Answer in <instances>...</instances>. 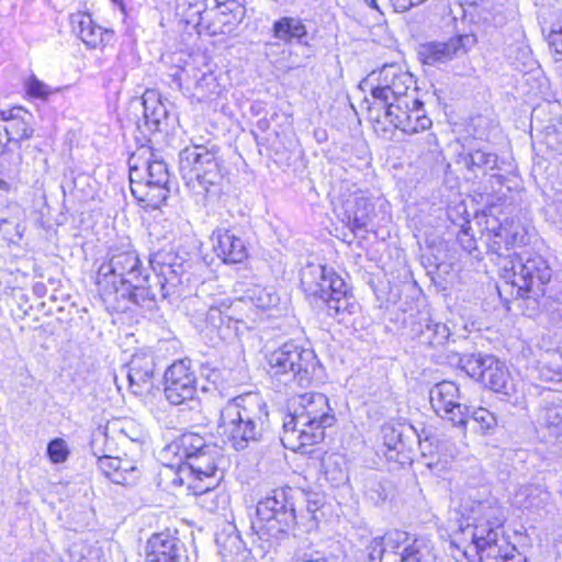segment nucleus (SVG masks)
Instances as JSON below:
<instances>
[{"label": "nucleus", "mask_w": 562, "mask_h": 562, "mask_svg": "<svg viewBox=\"0 0 562 562\" xmlns=\"http://www.w3.org/2000/svg\"><path fill=\"white\" fill-rule=\"evenodd\" d=\"M456 538L460 546H473L475 548V539L479 537L474 532L472 520L465 521L461 518Z\"/></svg>", "instance_id": "51"}, {"label": "nucleus", "mask_w": 562, "mask_h": 562, "mask_svg": "<svg viewBox=\"0 0 562 562\" xmlns=\"http://www.w3.org/2000/svg\"><path fill=\"white\" fill-rule=\"evenodd\" d=\"M384 111V117L395 128L398 130H412L409 125L408 111L413 105H423V102L417 97L401 98L396 100H390L387 103H382Z\"/></svg>", "instance_id": "29"}, {"label": "nucleus", "mask_w": 562, "mask_h": 562, "mask_svg": "<svg viewBox=\"0 0 562 562\" xmlns=\"http://www.w3.org/2000/svg\"><path fill=\"white\" fill-rule=\"evenodd\" d=\"M469 225L468 227L463 226L461 229V235L458 236V239L465 250L471 251L475 248V240L472 236H469Z\"/></svg>", "instance_id": "57"}, {"label": "nucleus", "mask_w": 562, "mask_h": 562, "mask_svg": "<svg viewBox=\"0 0 562 562\" xmlns=\"http://www.w3.org/2000/svg\"><path fill=\"white\" fill-rule=\"evenodd\" d=\"M460 515L465 521L487 522L492 526H503L506 520L505 508L491 494H469L462 498Z\"/></svg>", "instance_id": "15"}, {"label": "nucleus", "mask_w": 562, "mask_h": 562, "mask_svg": "<svg viewBox=\"0 0 562 562\" xmlns=\"http://www.w3.org/2000/svg\"><path fill=\"white\" fill-rule=\"evenodd\" d=\"M469 418H472L480 425L481 431L483 434L493 431L497 426V417L494 415V413L484 407H470L468 419Z\"/></svg>", "instance_id": "45"}, {"label": "nucleus", "mask_w": 562, "mask_h": 562, "mask_svg": "<svg viewBox=\"0 0 562 562\" xmlns=\"http://www.w3.org/2000/svg\"><path fill=\"white\" fill-rule=\"evenodd\" d=\"M25 89L27 94L32 98L37 99H46L49 94L53 93V90L45 82L37 79L34 75H32L25 82Z\"/></svg>", "instance_id": "52"}, {"label": "nucleus", "mask_w": 562, "mask_h": 562, "mask_svg": "<svg viewBox=\"0 0 562 562\" xmlns=\"http://www.w3.org/2000/svg\"><path fill=\"white\" fill-rule=\"evenodd\" d=\"M21 162H22V155L19 153V154H16L14 161H13L14 168L10 169L9 172H12L13 175H18Z\"/></svg>", "instance_id": "60"}, {"label": "nucleus", "mask_w": 562, "mask_h": 562, "mask_svg": "<svg viewBox=\"0 0 562 562\" xmlns=\"http://www.w3.org/2000/svg\"><path fill=\"white\" fill-rule=\"evenodd\" d=\"M465 16H469L473 24L485 32L490 29L501 27L506 22L503 11L494 7H474L472 11H465Z\"/></svg>", "instance_id": "37"}, {"label": "nucleus", "mask_w": 562, "mask_h": 562, "mask_svg": "<svg viewBox=\"0 0 562 562\" xmlns=\"http://www.w3.org/2000/svg\"><path fill=\"white\" fill-rule=\"evenodd\" d=\"M183 544L168 533L160 532L150 537L146 547L147 562H182Z\"/></svg>", "instance_id": "21"}, {"label": "nucleus", "mask_w": 562, "mask_h": 562, "mask_svg": "<svg viewBox=\"0 0 562 562\" xmlns=\"http://www.w3.org/2000/svg\"><path fill=\"white\" fill-rule=\"evenodd\" d=\"M340 457L330 454L323 459L324 473L328 481L339 484L347 479L344 467L340 463Z\"/></svg>", "instance_id": "46"}, {"label": "nucleus", "mask_w": 562, "mask_h": 562, "mask_svg": "<svg viewBox=\"0 0 562 562\" xmlns=\"http://www.w3.org/2000/svg\"><path fill=\"white\" fill-rule=\"evenodd\" d=\"M240 301H249L258 308H268L276 304L278 299L271 292H268L260 285H252L248 288Z\"/></svg>", "instance_id": "43"}, {"label": "nucleus", "mask_w": 562, "mask_h": 562, "mask_svg": "<svg viewBox=\"0 0 562 562\" xmlns=\"http://www.w3.org/2000/svg\"><path fill=\"white\" fill-rule=\"evenodd\" d=\"M505 226L507 232L504 240L506 251H508L510 247L525 244L526 235L524 233V229L519 225L505 224Z\"/></svg>", "instance_id": "53"}, {"label": "nucleus", "mask_w": 562, "mask_h": 562, "mask_svg": "<svg viewBox=\"0 0 562 562\" xmlns=\"http://www.w3.org/2000/svg\"><path fill=\"white\" fill-rule=\"evenodd\" d=\"M220 454V449L210 443L195 457H191L188 463L180 465V481L183 482L187 479L189 483L211 482V484H216L218 482L216 473Z\"/></svg>", "instance_id": "17"}, {"label": "nucleus", "mask_w": 562, "mask_h": 562, "mask_svg": "<svg viewBox=\"0 0 562 562\" xmlns=\"http://www.w3.org/2000/svg\"><path fill=\"white\" fill-rule=\"evenodd\" d=\"M9 144H12L11 139H9L8 133L4 132V125L0 121V153H4V149Z\"/></svg>", "instance_id": "58"}, {"label": "nucleus", "mask_w": 562, "mask_h": 562, "mask_svg": "<svg viewBox=\"0 0 562 562\" xmlns=\"http://www.w3.org/2000/svg\"><path fill=\"white\" fill-rule=\"evenodd\" d=\"M296 408L283 422V446L293 451L307 452L306 447L321 442L325 429L336 422L333 408L323 393H305L296 398Z\"/></svg>", "instance_id": "1"}, {"label": "nucleus", "mask_w": 562, "mask_h": 562, "mask_svg": "<svg viewBox=\"0 0 562 562\" xmlns=\"http://www.w3.org/2000/svg\"><path fill=\"white\" fill-rule=\"evenodd\" d=\"M207 8L209 0H178L177 4V9L188 23H199Z\"/></svg>", "instance_id": "42"}, {"label": "nucleus", "mask_w": 562, "mask_h": 562, "mask_svg": "<svg viewBox=\"0 0 562 562\" xmlns=\"http://www.w3.org/2000/svg\"><path fill=\"white\" fill-rule=\"evenodd\" d=\"M236 307H225L222 310L217 306H210L205 313V322L211 327L215 328L218 336L225 338L229 335L231 329L238 331V325L243 323L241 319L237 318L233 313Z\"/></svg>", "instance_id": "31"}, {"label": "nucleus", "mask_w": 562, "mask_h": 562, "mask_svg": "<svg viewBox=\"0 0 562 562\" xmlns=\"http://www.w3.org/2000/svg\"><path fill=\"white\" fill-rule=\"evenodd\" d=\"M274 37L283 42L301 41L306 35L305 25L299 19L282 18L273 24Z\"/></svg>", "instance_id": "39"}, {"label": "nucleus", "mask_w": 562, "mask_h": 562, "mask_svg": "<svg viewBox=\"0 0 562 562\" xmlns=\"http://www.w3.org/2000/svg\"><path fill=\"white\" fill-rule=\"evenodd\" d=\"M430 404L434 411L443 418L449 419L454 426L462 428L465 436V426L470 406L459 403V386L451 381H442L430 389Z\"/></svg>", "instance_id": "11"}, {"label": "nucleus", "mask_w": 562, "mask_h": 562, "mask_svg": "<svg viewBox=\"0 0 562 562\" xmlns=\"http://www.w3.org/2000/svg\"><path fill=\"white\" fill-rule=\"evenodd\" d=\"M149 263L156 272L160 299L173 294L184 272L183 259L171 249H160L150 256Z\"/></svg>", "instance_id": "14"}, {"label": "nucleus", "mask_w": 562, "mask_h": 562, "mask_svg": "<svg viewBox=\"0 0 562 562\" xmlns=\"http://www.w3.org/2000/svg\"><path fill=\"white\" fill-rule=\"evenodd\" d=\"M198 392L196 376L190 360L175 361L165 372V397L172 405L192 402Z\"/></svg>", "instance_id": "12"}, {"label": "nucleus", "mask_w": 562, "mask_h": 562, "mask_svg": "<svg viewBox=\"0 0 562 562\" xmlns=\"http://www.w3.org/2000/svg\"><path fill=\"white\" fill-rule=\"evenodd\" d=\"M538 422L555 436L562 432V405L554 401L548 402L540 411Z\"/></svg>", "instance_id": "40"}, {"label": "nucleus", "mask_w": 562, "mask_h": 562, "mask_svg": "<svg viewBox=\"0 0 562 562\" xmlns=\"http://www.w3.org/2000/svg\"><path fill=\"white\" fill-rule=\"evenodd\" d=\"M477 44L474 33L458 34L447 42H429L422 44L418 56L423 64L435 66L462 57Z\"/></svg>", "instance_id": "13"}, {"label": "nucleus", "mask_w": 562, "mask_h": 562, "mask_svg": "<svg viewBox=\"0 0 562 562\" xmlns=\"http://www.w3.org/2000/svg\"><path fill=\"white\" fill-rule=\"evenodd\" d=\"M112 1H113V3L119 5L122 10H124V2H123V0H112Z\"/></svg>", "instance_id": "64"}, {"label": "nucleus", "mask_w": 562, "mask_h": 562, "mask_svg": "<svg viewBox=\"0 0 562 562\" xmlns=\"http://www.w3.org/2000/svg\"><path fill=\"white\" fill-rule=\"evenodd\" d=\"M295 521V513L292 504L286 499L285 491H273L257 504V521L255 527L259 532L278 538L285 533Z\"/></svg>", "instance_id": "8"}, {"label": "nucleus", "mask_w": 562, "mask_h": 562, "mask_svg": "<svg viewBox=\"0 0 562 562\" xmlns=\"http://www.w3.org/2000/svg\"><path fill=\"white\" fill-rule=\"evenodd\" d=\"M301 282L304 290L311 295L327 301L331 294L341 293L346 285L344 279L333 268L322 265L308 266L302 271Z\"/></svg>", "instance_id": "16"}, {"label": "nucleus", "mask_w": 562, "mask_h": 562, "mask_svg": "<svg viewBox=\"0 0 562 562\" xmlns=\"http://www.w3.org/2000/svg\"><path fill=\"white\" fill-rule=\"evenodd\" d=\"M213 235L216 239L214 251L225 263H239L247 258L245 243L235 233L218 228Z\"/></svg>", "instance_id": "23"}, {"label": "nucleus", "mask_w": 562, "mask_h": 562, "mask_svg": "<svg viewBox=\"0 0 562 562\" xmlns=\"http://www.w3.org/2000/svg\"><path fill=\"white\" fill-rule=\"evenodd\" d=\"M368 562H434V558L424 539L411 540L406 532L393 530L371 540Z\"/></svg>", "instance_id": "6"}, {"label": "nucleus", "mask_w": 562, "mask_h": 562, "mask_svg": "<svg viewBox=\"0 0 562 562\" xmlns=\"http://www.w3.org/2000/svg\"><path fill=\"white\" fill-rule=\"evenodd\" d=\"M147 276H140V280L127 283L117 289V293L112 294V299L116 302L120 300H130L138 305L150 304L160 297L159 285L148 284Z\"/></svg>", "instance_id": "25"}, {"label": "nucleus", "mask_w": 562, "mask_h": 562, "mask_svg": "<svg viewBox=\"0 0 562 562\" xmlns=\"http://www.w3.org/2000/svg\"><path fill=\"white\" fill-rule=\"evenodd\" d=\"M506 226L505 224H501L497 228H492L487 234V245L492 252L497 254L499 257L508 258L509 256H506L504 254L505 246L504 240L506 236Z\"/></svg>", "instance_id": "48"}, {"label": "nucleus", "mask_w": 562, "mask_h": 562, "mask_svg": "<svg viewBox=\"0 0 562 562\" xmlns=\"http://www.w3.org/2000/svg\"><path fill=\"white\" fill-rule=\"evenodd\" d=\"M546 313L554 324L562 323V291L544 292L543 299H539V313Z\"/></svg>", "instance_id": "41"}, {"label": "nucleus", "mask_w": 562, "mask_h": 562, "mask_svg": "<svg viewBox=\"0 0 562 562\" xmlns=\"http://www.w3.org/2000/svg\"><path fill=\"white\" fill-rule=\"evenodd\" d=\"M462 369L494 392L510 395L514 390L506 366L492 355H471L462 359Z\"/></svg>", "instance_id": "9"}, {"label": "nucleus", "mask_w": 562, "mask_h": 562, "mask_svg": "<svg viewBox=\"0 0 562 562\" xmlns=\"http://www.w3.org/2000/svg\"><path fill=\"white\" fill-rule=\"evenodd\" d=\"M268 374L279 384L307 386L323 379V368L315 352L294 341H286L266 355Z\"/></svg>", "instance_id": "4"}, {"label": "nucleus", "mask_w": 562, "mask_h": 562, "mask_svg": "<svg viewBox=\"0 0 562 562\" xmlns=\"http://www.w3.org/2000/svg\"><path fill=\"white\" fill-rule=\"evenodd\" d=\"M184 70H177L175 74L170 75L171 82L175 83L179 89H182V74Z\"/></svg>", "instance_id": "59"}, {"label": "nucleus", "mask_w": 562, "mask_h": 562, "mask_svg": "<svg viewBox=\"0 0 562 562\" xmlns=\"http://www.w3.org/2000/svg\"><path fill=\"white\" fill-rule=\"evenodd\" d=\"M214 3V7H221L226 4H235L236 0H212Z\"/></svg>", "instance_id": "63"}, {"label": "nucleus", "mask_w": 562, "mask_h": 562, "mask_svg": "<svg viewBox=\"0 0 562 562\" xmlns=\"http://www.w3.org/2000/svg\"><path fill=\"white\" fill-rule=\"evenodd\" d=\"M179 170L189 187L203 190L221 184L224 173L222 162L213 149L204 146L186 147L179 154Z\"/></svg>", "instance_id": "7"}, {"label": "nucleus", "mask_w": 562, "mask_h": 562, "mask_svg": "<svg viewBox=\"0 0 562 562\" xmlns=\"http://www.w3.org/2000/svg\"><path fill=\"white\" fill-rule=\"evenodd\" d=\"M474 532L479 537L475 539V551L480 554V559H488L499 553L498 547L503 537H499L503 526H492L487 522L472 521Z\"/></svg>", "instance_id": "26"}, {"label": "nucleus", "mask_w": 562, "mask_h": 562, "mask_svg": "<svg viewBox=\"0 0 562 562\" xmlns=\"http://www.w3.org/2000/svg\"><path fill=\"white\" fill-rule=\"evenodd\" d=\"M135 158L132 156L130 159L131 192L144 207L156 210L166 202L170 192L169 183L156 184L153 180H144L138 167L132 164Z\"/></svg>", "instance_id": "18"}, {"label": "nucleus", "mask_w": 562, "mask_h": 562, "mask_svg": "<svg viewBox=\"0 0 562 562\" xmlns=\"http://www.w3.org/2000/svg\"><path fill=\"white\" fill-rule=\"evenodd\" d=\"M210 443L198 434H183L165 448L167 454H173L178 459L179 467L188 463L191 457H195Z\"/></svg>", "instance_id": "28"}, {"label": "nucleus", "mask_w": 562, "mask_h": 562, "mask_svg": "<svg viewBox=\"0 0 562 562\" xmlns=\"http://www.w3.org/2000/svg\"><path fill=\"white\" fill-rule=\"evenodd\" d=\"M374 211L373 204L363 196L356 198L353 206L347 209L348 226L353 232L368 231Z\"/></svg>", "instance_id": "35"}, {"label": "nucleus", "mask_w": 562, "mask_h": 562, "mask_svg": "<svg viewBox=\"0 0 562 562\" xmlns=\"http://www.w3.org/2000/svg\"><path fill=\"white\" fill-rule=\"evenodd\" d=\"M187 89L191 97L198 102L213 100L221 94L222 88L216 76L212 71L203 72L200 77L194 76V80H187Z\"/></svg>", "instance_id": "33"}, {"label": "nucleus", "mask_w": 562, "mask_h": 562, "mask_svg": "<svg viewBox=\"0 0 562 562\" xmlns=\"http://www.w3.org/2000/svg\"><path fill=\"white\" fill-rule=\"evenodd\" d=\"M47 454L53 463L65 462L69 456L66 441L61 438L53 439L47 446Z\"/></svg>", "instance_id": "50"}, {"label": "nucleus", "mask_w": 562, "mask_h": 562, "mask_svg": "<svg viewBox=\"0 0 562 562\" xmlns=\"http://www.w3.org/2000/svg\"><path fill=\"white\" fill-rule=\"evenodd\" d=\"M154 154L150 153V158L146 160V177L144 180H153L156 184L169 183V171L164 160L154 159Z\"/></svg>", "instance_id": "44"}, {"label": "nucleus", "mask_w": 562, "mask_h": 562, "mask_svg": "<svg viewBox=\"0 0 562 562\" xmlns=\"http://www.w3.org/2000/svg\"><path fill=\"white\" fill-rule=\"evenodd\" d=\"M11 188H12V186L10 182L0 178V191L9 192L11 190Z\"/></svg>", "instance_id": "62"}, {"label": "nucleus", "mask_w": 562, "mask_h": 562, "mask_svg": "<svg viewBox=\"0 0 562 562\" xmlns=\"http://www.w3.org/2000/svg\"><path fill=\"white\" fill-rule=\"evenodd\" d=\"M384 432V445L391 451H400L403 449L402 435L393 427H385Z\"/></svg>", "instance_id": "54"}, {"label": "nucleus", "mask_w": 562, "mask_h": 562, "mask_svg": "<svg viewBox=\"0 0 562 562\" xmlns=\"http://www.w3.org/2000/svg\"><path fill=\"white\" fill-rule=\"evenodd\" d=\"M142 274L138 255L130 245L111 248L109 260L99 267L95 284L103 301L108 302L120 286L140 280Z\"/></svg>", "instance_id": "5"}, {"label": "nucleus", "mask_w": 562, "mask_h": 562, "mask_svg": "<svg viewBox=\"0 0 562 562\" xmlns=\"http://www.w3.org/2000/svg\"><path fill=\"white\" fill-rule=\"evenodd\" d=\"M189 488L198 496V504L206 512L214 513L221 508H225L228 503L226 494L217 492L214 487L216 484L205 483H188Z\"/></svg>", "instance_id": "32"}, {"label": "nucleus", "mask_w": 562, "mask_h": 562, "mask_svg": "<svg viewBox=\"0 0 562 562\" xmlns=\"http://www.w3.org/2000/svg\"><path fill=\"white\" fill-rule=\"evenodd\" d=\"M499 553L495 557H490L488 559L495 560V562H525L526 559L520 553L517 548L510 544L507 540H502L501 546L498 547Z\"/></svg>", "instance_id": "49"}, {"label": "nucleus", "mask_w": 562, "mask_h": 562, "mask_svg": "<svg viewBox=\"0 0 562 562\" xmlns=\"http://www.w3.org/2000/svg\"><path fill=\"white\" fill-rule=\"evenodd\" d=\"M502 278L513 289L512 294L522 300L524 314H539V299H543L552 278V269L540 255H514L498 263Z\"/></svg>", "instance_id": "2"}, {"label": "nucleus", "mask_w": 562, "mask_h": 562, "mask_svg": "<svg viewBox=\"0 0 562 562\" xmlns=\"http://www.w3.org/2000/svg\"><path fill=\"white\" fill-rule=\"evenodd\" d=\"M126 376L132 392L144 395L154 386L155 362L151 353L139 351L133 355L127 364Z\"/></svg>", "instance_id": "20"}, {"label": "nucleus", "mask_w": 562, "mask_h": 562, "mask_svg": "<svg viewBox=\"0 0 562 562\" xmlns=\"http://www.w3.org/2000/svg\"><path fill=\"white\" fill-rule=\"evenodd\" d=\"M268 420L267 404L257 394H246L225 404L217 429L236 450H244L262 439Z\"/></svg>", "instance_id": "3"}, {"label": "nucleus", "mask_w": 562, "mask_h": 562, "mask_svg": "<svg viewBox=\"0 0 562 562\" xmlns=\"http://www.w3.org/2000/svg\"><path fill=\"white\" fill-rule=\"evenodd\" d=\"M411 333L419 344L432 348L445 346L450 337V329L446 324L436 323L427 316H420L412 322Z\"/></svg>", "instance_id": "22"}, {"label": "nucleus", "mask_w": 562, "mask_h": 562, "mask_svg": "<svg viewBox=\"0 0 562 562\" xmlns=\"http://www.w3.org/2000/svg\"><path fill=\"white\" fill-rule=\"evenodd\" d=\"M328 315L339 317V322L344 321L345 315H351L357 311V303L353 295L348 290L347 284L341 289V293L331 294L326 301Z\"/></svg>", "instance_id": "38"}, {"label": "nucleus", "mask_w": 562, "mask_h": 562, "mask_svg": "<svg viewBox=\"0 0 562 562\" xmlns=\"http://www.w3.org/2000/svg\"><path fill=\"white\" fill-rule=\"evenodd\" d=\"M423 105H413L408 111L409 125L412 130H402L404 133L414 134L419 131H426L431 126V120L424 114Z\"/></svg>", "instance_id": "47"}, {"label": "nucleus", "mask_w": 562, "mask_h": 562, "mask_svg": "<svg viewBox=\"0 0 562 562\" xmlns=\"http://www.w3.org/2000/svg\"><path fill=\"white\" fill-rule=\"evenodd\" d=\"M457 164L462 165L474 175L479 171L486 172L487 170H495L498 168L497 155L486 153L481 149L460 154L458 156Z\"/></svg>", "instance_id": "36"}, {"label": "nucleus", "mask_w": 562, "mask_h": 562, "mask_svg": "<svg viewBox=\"0 0 562 562\" xmlns=\"http://www.w3.org/2000/svg\"><path fill=\"white\" fill-rule=\"evenodd\" d=\"M72 32L90 49H102L114 38V32L95 24L91 15L76 12L70 15Z\"/></svg>", "instance_id": "19"}, {"label": "nucleus", "mask_w": 562, "mask_h": 562, "mask_svg": "<svg viewBox=\"0 0 562 562\" xmlns=\"http://www.w3.org/2000/svg\"><path fill=\"white\" fill-rule=\"evenodd\" d=\"M294 562H328L323 553L318 551L299 552Z\"/></svg>", "instance_id": "55"}, {"label": "nucleus", "mask_w": 562, "mask_h": 562, "mask_svg": "<svg viewBox=\"0 0 562 562\" xmlns=\"http://www.w3.org/2000/svg\"><path fill=\"white\" fill-rule=\"evenodd\" d=\"M415 80L411 72L398 65H384L376 77V85L371 88V95L381 103L390 100L415 95Z\"/></svg>", "instance_id": "10"}, {"label": "nucleus", "mask_w": 562, "mask_h": 562, "mask_svg": "<svg viewBox=\"0 0 562 562\" xmlns=\"http://www.w3.org/2000/svg\"><path fill=\"white\" fill-rule=\"evenodd\" d=\"M269 121L267 119H261L257 122V127L262 132H266L269 128Z\"/></svg>", "instance_id": "61"}, {"label": "nucleus", "mask_w": 562, "mask_h": 562, "mask_svg": "<svg viewBox=\"0 0 562 562\" xmlns=\"http://www.w3.org/2000/svg\"><path fill=\"white\" fill-rule=\"evenodd\" d=\"M145 124L150 131H158L168 117L166 105L160 101L155 91H146L142 98Z\"/></svg>", "instance_id": "34"}, {"label": "nucleus", "mask_w": 562, "mask_h": 562, "mask_svg": "<svg viewBox=\"0 0 562 562\" xmlns=\"http://www.w3.org/2000/svg\"><path fill=\"white\" fill-rule=\"evenodd\" d=\"M549 44L554 48L555 53L562 55V24L550 32Z\"/></svg>", "instance_id": "56"}, {"label": "nucleus", "mask_w": 562, "mask_h": 562, "mask_svg": "<svg viewBox=\"0 0 562 562\" xmlns=\"http://www.w3.org/2000/svg\"><path fill=\"white\" fill-rule=\"evenodd\" d=\"M98 465L102 473L115 484H130L137 472L132 461L110 456L99 457Z\"/></svg>", "instance_id": "27"}, {"label": "nucleus", "mask_w": 562, "mask_h": 562, "mask_svg": "<svg viewBox=\"0 0 562 562\" xmlns=\"http://www.w3.org/2000/svg\"><path fill=\"white\" fill-rule=\"evenodd\" d=\"M550 499V493L540 485L529 484L520 486L514 494L513 503L515 506L528 509L539 510L546 507Z\"/></svg>", "instance_id": "30"}, {"label": "nucleus", "mask_w": 562, "mask_h": 562, "mask_svg": "<svg viewBox=\"0 0 562 562\" xmlns=\"http://www.w3.org/2000/svg\"><path fill=\"white\" fill-rule=\"evenodd\" d=\"M31 119V113L23 108L0 111V121L3 123L4 132L8 133L9 139L13 144H19L32 137L34 130L30 125Z\"/></svg>", "instance_id": "24"}]
</instances>
